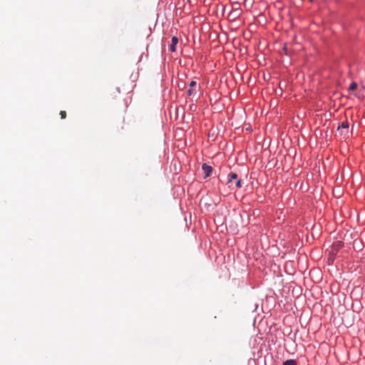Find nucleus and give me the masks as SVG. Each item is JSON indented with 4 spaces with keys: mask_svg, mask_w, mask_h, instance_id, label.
I'll return each mask as SVG.
<instances>
[{
    "mask_svg": "<svg viewBox=\"0 0 365 365\" xmlns=\"http://www.w3.org/2000/svg\"><path fill=\"white\" fill-rule=\"evenodd\" d=\"M202 170L204 171L205 173V177L207 178V177H209L210 175V173L212 172V167L204 163L202 166Z\"/></svg>",
    "mask_w": 365,
    "mask_h": 365,
    "instance_id": "2",
    "label": "nucleus"
},
{
    "mask_svg": "<svg viewBox=\"0 0 365 365\" xmlns=\"http://www.w3.org/2000/svg\"><path fill=\"white\" fill-rule=\"evenodd\" d=\"M230 187L231 188H239L242 186L241 180L238 178V175L236 173H232L229 175V179L227 181Z\"/></svg>",
    "mask_w": 365,
    "mask_h": 365,
    "instance_id": "1",
    "label": "nucleus"
},
{
    "mask_svg": "<svg viewBox=\"0 0 365 365\" xmlns=\"http://www.w3.org/2000/svg\"><path fill=\"white\" fill-rule=\"evenodd\" d=\"M283 365H297L295 360H287L283 363Z\"/></svg>",
    "mask_w": 365,
    "mask_h": 365,
    "instance_id": "4",
    "label": "nucleus"
},
{
    "mask_svg": "<svg viewBox=\"0 0 365 365\" xmlns=\"http://www.w3.org/2000/svg\"><path fill=\"white\" fill-rule=\"evenodd\" d=\"M349 128V123L348 122L346 121H344L341 123V125L339 126V129L340 128H342V129H348Z\"/></svg>",
    "mask_w": 365,
    "mask_h": 365,
    "instance_id": "5",
    "label": "nucleus"
},
{
    "mask_svg": "<svg viewBox=\"0 0 365 365\" xmlns=\"http://www.w3.org/2000/svg\"><path fill=\"white\" fill-rule=\"evenodd\" d=\"M341 242H337L336 245H334V248L336 247L335 250L336 251L341 246Z\"/></svg>",
    "mask_w": 365,
    "mask_h": 365,
    "instance_id": "8",
    "label": "nucleus"
},
{
    "mask_svg": "<svg viewBox=\"0 0 365 365\" xmlns=\"http://www.w3.org/2000/svg\"><path fill=\"white\" fill-rule=\"evenodd\" d=\"M356 88H357V83H355V82H353V83H351V85L349 86V89L350 91H354V90H356Z\"/></svg>",
    "mask_w": 365,
    "mask_h": 365,
    "instance_id": "6",
    "label": "nucleus"
},
{
    "mask_svg": "<svg viewBox=\"0 0 365 365\" xmlns=\"http://www.w3.org/2000/svg\"><path fill=\"white\" fill-rule=\"evenodd\" d=\"M187 93H188V95H189V96L192 95V89H189V90L187 91Z\"/></svg>",
    "mask_w": 365,
    "mask_h": 365,
    "instance_id": "11",
    "label": "nucleus"
},
{
    "mask_svg": "<svg viewBox=\"0 0 365 365\" xmlns=\"http://www.w3.org/2000/svg\"><path fill=\"white\" fill-rule=\"evenodd\" d=\"M116 93L117 94H119V93H120V88H115V92H114V93Z\"/></svg>",
    "mask_w": 365,
    "mask_h": 365,
    "instance_id": "10",
    "label": "nucleus"
},
{
    "mask_svg": "<svg viewBox=\"0 0 365 365\" xmlns=\"http://www.w3.org/2000/svg\"><path fill=\"white\" fill-rule=\"evenodd\" d=\"M178 43V38L176 36H173L172 38V43L170 46V50L172 52H175L176 51L175 46Z\"/></svg>",
    "mask_w": 365,
    "mask_h": 365,
    "instance_id": "3",
    "label": "nucleus"
},
{
    "mask_svg": "<svg viewBox=\"0 0 365 365\" xmlns=\"http://www.w3.org/2000/svg\"><path fill=\"white\" fill-rule=\"evenodd\" d=\"M196 84H197V83H196V81H191L190 82V83H189V86L192 88V87L195 86H196Z\"/></svg>",
    "mask_w": 365,
    "mask_h": 365,
    "instance_id": "9",
    "label": "nucleus"
},
{
    "mask_svg": "<svg viewBox=\"0 0 365 365\" xmlns=\"http://www.w3.org/2000/svg\"><path fill=\"white\" fill-rule=\"evenodd\" d=\"M60 115L61 119H65L66 118V112L64 110H61L60 112Z\"/></svg>",
    "mask_w": 365,
    "mask_h": 365,
    "instance_id": "7",
    "label": "nucleus"
}]
</instances>
